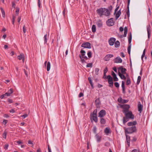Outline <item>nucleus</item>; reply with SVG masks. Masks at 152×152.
Returning <instances> with one entry per match:
<instances>
[{
    "instance_id": "obj_1",
    "label": "nucleus",
    "mask_w": 152,
    "mask_h": 152,
    "mask_svg": "<svg viewBox=\"0 0 152 152\" xmlns=\"http://www.w3.org/2000/svg\"><path fill=\"white\" fill-rule=\"evenodd\" d=\"M97 13L100 16L103 15L108 16L110 15V12L107 9L104 8H101L96 10Z\"/></svg>"
},
{
    "instance_id": "obj_2",
    "label": "nucleus",
    "mask_w": 152,
    "mask_h": 152,
    "mask_svg": "<svg viewBox=\"0 0 152 152\" xmlns=\"http://www.w3.org/2000/svg\"><path fill=\"white\" fill-rule=\"evenodd\" d=\"M81 54L79 55V57L81 59V61L82 63H86L85 59L87 60L88 59L87 56H85L86 52L85 50H81L80 51Z\"/></svg>"
},
{
    "instance_id": "obj_3",
    "label": "nucleus",
    "mask_w": 152,
    "mask_h": 152,
    "mask_svg": "<svg viewBox=\"0 0 152 152\" xmlns=\"http://www.w3.org/2000/svg\"><path fill=\"white\" fill-rule=\"evenodd\" d=\"M137 128L135 126H132L125 129V132L127 134H131L136 132Z\"/></svg>"
},
{
    "instance_id": "obj_4",
    "label": "nucleus",
    "mask_w": 152,
    "mask_h": 152,
    "mask_svg": "<svg viewBox=\"0 0 152 152\" xmlns=\"http://www.w3.org/2000/svg\"><path fill=\"white\" fill-rule=\"evenodd\" d=\"M125 114L126 117L128 118L129 119H133L134 118V116L132 114V112L131 111H128L126 113L124 112Z\"/></svg>"
},
{
    "instance_id": "obj_5",
    "label": "nucleus",
    "mask_w": 152,
    "mask_h": 152,
    "mask_svg": "<svg viewBox=\"0 0 152 152\" xmlns=\"http://www.w3.org/2000/svg\"><path fill=\"white\" fill-rule=\"evenodd\" d=\"M107 78L108 79V83L109 84V86L111 88H113V78L110 75H108L107 77Z\"/></svg>"
},
{
    "instance_id": "obj_6",
    "label": "nucleus",
    "mask_w": 152,
    "mask_h": 152,
    "mask_svg": "<svg viewBox=\"0 0 152 152\" xmlns=\"http://www.w3.org/2000/svg\"><path fill=\"white\" fill-rule=\"evenodd\" d=\"M106 114V111L104 110H101L98 114V117L100 118H103Z\"/></svg>"
},
{
    "instance_id": "obj_7",
    "label": "nucleus",
    "mask_w": 152,
    "mask_h": 152,
    "mask_svg": "<svg viewBox=\"0 0 152 152\" xmlns=\"http://www.w3.org/2000/svg\"><path fill=\"white\" fill-rule=\"evenodd\" d=\"M147 30L148 33V39H149L151 37V28L150 25L149 24L147 26Z\"/></svg>"
},
{
    "instance_id": "obj_8",
    "label": "nucleus",
    "mask_w": 152,
    "mask_h": 152,
    "mask_svg": "<svg viewBox=\"0 0 152 152\" xmlns=\"http://www.w3.org/2000/svg\"><path fill=\"white\" fill-rule=\"evenodd\" d=\"M107 25L109 26H113L114 25V22L113 20V18H111L108 19L106 22Z\"/></svg>"
},
{
    "instance_id": "obj_9",
    "label": "nucleus",
    "mask_w": 152,
    "mask_h": 152,
    "mask_svg": "<svg viewBox=\"0 0 152 152\" xmlns=\"http://www.w3.org/2000/svg\"><path fill=\"white\" fill-rule=\"evenodd\" d=\"M81 46L82 47L84 48L89 49L91 48V44L88 42L83 43Z\"/></svg>"
},
{
    "instance_id": "obj_10",
    "label": "nucleus",
    "mask_w": 152,
    "mask_h": 152,
    "mask_svg": "<svg viewBox=\"0 0 152 152\" xmlns=\"http://www.w3.org/2000/svg\"><path fill=\"white\" fill-rule=\"evenodd\" d=\"M143 107V105L141 104V102H138L137 105L138 110L140 113H141Z\"/></svg>"
},
{
    "instance_id": "obj_11",
    "label": "nucleus",
    "mask_w": 152,
    "mask_h": 152,
    "mask_svg": "<svg viewBox=\"0 0 152 152\" xmlns=\"http://www.w3.org/2000/svg\"><path fill=\"white\" fill-rule=\"evenodd\" d=\"M116 40V39L114 37L110 38L108 40L109 44L110 46H112Z\"/></svg>"
},
{
    "instance_id": "obj_12",
    "label": "nucleus",
    "mask_w": 152,
    "mask_h": 152,
    "mask_svg": "<svg viewBox=\"0 0 152 152\" xmlns=\"http://www.w3.org/2000/svg\"><path fill=\"white\" fill-rule=\"evenodd\" d=\"M119 71H120L121 74H126V69L125 68H124L122 66H121L118 68Z\"/></svg>"
},
{
    "instance_id": "obj_13",
    "label": "nucleus",
    "mask_w": 152,
    "mask_h": 152,
    "mask_svg": "<svg viewBox=\"0 0 152 152\" xmlns=\"http://www.w3.org/2000/svg\"><path fill=\"white\" fill-rule=\"evenodd\" d=\"M130 108V106L129 105L126 104H124L123 106V112L126 113L127 111H129V109Z\"/></svg>"
},
{
    "instance_id": "obj_14",
    "label": "nucleus",
    "mask_w": 152,
    "mask_h": 152,
    "mask_svg": "<svg viewBox=\"0 0 152 152\" xmlns=\"http://www.w3.org/2000/svg\"><path fill=\"white\" fill-rule=\"evenodd\" d=\"M97 115H92V113L91 114V121L92 120L94 121L95 123H96L98 122V118Z\"/></svg>"
},
{
    "instance_id": "obj_15",
    "label": "nucleus",
    "mask_w": 152,
    "mask_h": 152,
    "mask_svg": "<svg viewBox=\"0 0 152 152\" xmlns=\"http://www.w3.org/2000/svg\"><path fill=\"white\" fill-rule=\"evenodd\" d=\"M124 35H121L120 36L121 38H122L123 37H125L126 36V34L128 31V28L127 27H125L124 29Z\"/></svg>"
},
{
    "instance_id": "obj_16",
    "label": "nucleus",
    "mask_w": 152,
    "mask_h": 152,
    "mask_svg": "<svg viewBox=\"0 0 152 152\" xmlns=\"http://www.w3.org/2000/svg\"><path fill=\"white\" fill-rule=\"evenodd\" d=\"M113 55L112 54H107L106 55L104 58V60L105 61H109L110 58L113 57Z\"/></svg>"
},
{
    "instance_id": "obj_17",
    "label": "nucleus",
    "mask_w": 152,
    "mask_h": 152,
    "mask_svg": "<svg viewBox=\"0 0 152 152\" xmlns=\"http://www.w3.org/2000/svg\"><path fill=\"white\" fill-rule=\"evenodd\" d=\"M114 62L115 63H121L122 60L120 57H117L114 59Z\"/></svg>"
},
{
    "instance_id": "obj_18",
    "label": "nucleus",
    "mask_w": 152,
    "mask_h": 152,
    "mask_svg": "<svg viewBox=\"0 0 152 152\" xmlns=\"http://www.w3.org/2000/svg\"><path fill=\"white\" fill-rule=\"evenodd\" d=\"M137 124V122L136 121H134L133 122H129L127 123V125L129 126H135V125Z\"/></svg>"
},
{
    "instance_id": "obj_19",
    "label": "nucleus",
    "mask_w": 152,
    "mask_h": 152,
    "mask_svg": "<svg viewBox=\"0 0 152 152\" xmlns=\"http://www.w3.org/2000/svg\"><path fill=\"white\" fill-rule=\"evenodd\" d=\"M95 103L97 107H99V106L101 104V102L100 101L99 98L95 100Z\"/></svg>"
},
{
    "instance_id": "obj_20",
    "label": "nucleus",
    "mask_w": 152,
    "mask_h": 152,
    "mask_svg": "<svg viewBox=\"0 0 152 152\" xmlns=\"http://www.w3.org/2000/svg\"><path fill=\"white\" fill-rule=\"evenodd\" d=\"M112 75L113 77V80L114 81H118V79L116 75L113 71L112 72Z\"/></svg>"
},
{
    "instance_id": "obj_21",
    "label": "nucleus",
    "mask_w": 152,
    "mask_h": 152,
    "mask_svg": "<svg viewBox=\"0 0 152 152\" xmlns=\"http://www.w3.org/2000/svg\"><path fill=\"white\" fill-rule=\"evenodd\" d=\"M18 58L20 60H22L23 62H24V56L23 54H20V55L18 56Z\"/></svg>"
},
{
    "instance_id": "obj_22",
    "label": "nucleus",
    "mask_w": 152,
    "mask_h": 152,
    "mask_svg": "<svg viewBox=\"0 0 152 152\" xmlns=\"http://www.w3.org/2000/svg\"><path fill=\"white\" fill-rule=\"evenodd\" d=\"M121 87L122 89V92L124 94L125 93V82L122 81V82Z\"/></svg>"
},
{
    "instance_id": "obj_23",
    "label": "nucleus",
    "mask_w": 152,
    "mask_h": 152,
    "mask_svg": "<svg viewBox=\"0 0 152 152\" xmlns=\"http://www.w3.org/2000/svg\"><path fill=\"white\" fill-rule=\"evenodd\" d=\"M96 141L98 142H99L101 140L102 137L100 136L98 134H96L95 135Z\"/></svg>"
},
{
    "instance_id": "obj_24",
    "label": "nucleus",
    "mask_w": 152,
    "mask_h": 152,
    "mask_svg": "<svg viewBox=\"0 0 152 152\" xmlns=\"http://www.w3.org/2000/svg\"><path fill=\"white\" fill-rule=\"evenodd\" d=\"M106 123V120L105 119L103 118H101L100 119V123L102 125H104Z\"/></svg>"
},
{
    "instance_id": "obj_25",
    "label": "nucleus",
    "mask_w": 152,
    "mask_h": 152,
    "mask_svg": "<svg viewBox=\"0 0 152 152\" xmlns=\"http://www.w3.org/2000/svg\"><path fill=\"white\" fill-rule=\"evenodd\" d=\"M118 74L121 79H126V78L124 75V74H121L119 72Z\"/></svg>"
},
{
    "instance_id": "obj_26",
    "label": "nucleus",
    "mask_w": 152,
    "mask_h": 152,
    "mask_svg": "<svg viewBox=\"0 0 152 152\" xmlns=\"http://www.w3.org/2000/svg\"><path fill=\"white\" fill-rule=\"evenodd\" d=\"M121 14V9H120L116 14L115 16V19L117 20L120 16Z\"/></svg>"
},
{
    "instance_id": "obj_27",
    "label": "nucleus",
    "mask_w": 152,
    "mask_h": 152,
    "mask_svg": "<svg viewBox=\"0 0 152 152\" xmlns=\"http://www.w3.org/2000/svg\"><path fill=\"white\" fill-rule=\"evenodd\" d=\"M126 140L128 144V146H130V137L128 135H126Z\"/></svg>"
},
{
    "instance_id": "obj_28",
    "label": "nucleus",
    "mask_w": 152,
    "mask_h": 152,
    "mask_svg": "<svg viewBox=\"0 0 152 152\" xmlns=\"http://www.w3.org/2000/svg\"><path fill=\"white\" fill-rule=\"evenodd\" d=\"M114 43L115 47L116 48H118L119 47L120 45V43L117 40L116 41H115Z\"/></svg>"
},
{
    "instance_id": "obj_29",
    "label": "nucleus",
    "mask_w": 152,
    "mask_h": 152,
    "mask_svg": "<svg viewBox=\"0 0 152 152\" xmlns=\"http://www.w3.org/2000/svg\"><path fill=\"white\" fill-rule=\"evenodd\" d=\"M0 9L3 17V18H5V14L4 11L2 7H0Z\"/></svg>"
},
{
    "instance_id": "obj_30",
    "label": "nucleus",
    "mask_w": 152,
    "mask_h": 152,
    "mask_svg": "<svg viewBox=\"0 0 152 152\" xmlns=\"http://www.w3.org/2000/svg\"><path fill=\"white\" fill-rule=\"evenodd\" d=\"M128 38L129 43V44H130L131 42L132 39V35L131 32L130 33V35H129Z\"/></svg>"
},
{
    "instance_id": "obj_31",
    "label": "nucleus",
    "mask_w": 152,
    "mask_h": 152,
    "mask_svg": "<svg viewBox=\"0 0 152 152\" xmlns=\"http://www.w3.org/2000/svg\"><path fill=\"white\" fill-rule=\"evenodd\" d=\"M50 62H48L47 63V71H48L50 70Z\"/></svg>"
},
{
    "instance_id": "obj_32",
    "label": "nucleus",
    "mask_w": 152,
    "mask_h": 152,
    "mask_svg": "<svg viewBox=\"0 0 152 152\" xmlns=\"http://www.w3.org/2000/svg\"><path fill=\"white\" fill-rule=\"evenodd\" d=\"M104 132L106 134H109L110 133V129L108 127L106 128L104 130Z\"/></svg>"
},
{
    "instance_id": "obj_33",
    "label": "nucleus",
    "mask_w": 152,
    "mask_h": 152,
    "mask_svg": "<svg viewBox=\"0 0 152 152\" xmlns=\"http://www.w3.org/2000/svg\"><path fill=\"white\" fill-rule=\"evenodd\" d=\"M48 36L47 34L45 35L44 37V43L46 44L48 40Z\"/></svg>"
},
{
    "instance_id": "obj_34",
    "label": "nucleus",
    "mask_w": 152,
    "mask_h": 152,
    "mask_svg": "<svg viewBox=\"0 0 152 152\" xmlns=\"http://www.w3.org/2000/svg\"><path fill=\"white\" fill-rule=\"evenodd\" d=\"M129 120V118L126 117H124L123 119V123L125 124V123L127 122Z\"/></svg>"
},
{
    "instance_id": "obj_35",
    "label": "nucleus",
    "mask_w": 152,
    "mask_h": 152,
    "mask_svg": "<svg viewBox=\"0 0 152 152\" xmlns=\"http://www.w3.org/2000/svg\"><path fill=\"white\" fill-rule=\"evenodd\" d=\"M88 80L89 82V83L90 84L92 88H94L93 84V83L92 82L91 78L90 77H89L88 78Z\"/></svg>"
},
{
    "instance_id": "obj_36",
    "label": "nucleus",
    "mask_w": 152,
    "mask_h": 152,
    "mask_svg": "<svg viewBox=\"0 0 152 152\" xmlns=\"http://www.w3.org/2000/svg\"><path fill=\"white\" fill-rule=\"evenodd\" d=\"M92 31L93 33H94L96 31V26L95 25H93L92 27Z\"/></svg>"
},
{
    "instance_id": "obj_37",
    "label": "nucleus",
    "mask_w": 152,
    "mask_h": 152,
    "mask_svg": "<svg viewBox=\"0 0 152 152\" xmlns=\"http://www.w3.org/2000/svg\"><path fill=\"white\" fill-rule=\"evenodd\" d=\"M131 83L130 78L129 77H128L127 78V80L126 81V84L127 85H129Z\"/></svg>"
},
{
    "instance_id": "obj_38",
    "label": "nucleus",
    "mask_w": 152,
    "mask_h": 152,
    "mask_svg": "<svg viewBox=\"0 0 152 152\" xmlns=\"http://www.w3.org/2000/svg\"><path fill=\"white\" fill-rule=\"evenodd\" d=\"M141 77L140 76H138L137 78V85L139 84L140 83L141 80Z\"/></svg>"
},
{
    "instance_id": "obj_39",
    "label": "nucleus",
    "mask_w": 152,
    "mask_h": 152,
    "mask_svg": "<svg viewBox=\"0 0 152 152\" xmlns=\"http://www.w3.org/2000/svg\"><path fill=\"white\" fill-rule=\"evenodd\" d=\"M87 55L88 58H91L92 57V53L91 51H89L87 53Z\"/></svg>"
},
{
    "instance_id": "obj_40",
    "label": "nucleus",
    "mask_w": 152,
    "mask_h": 152,
    "mask_svg": "<svg viewBox=\"0 0 152 152\" xmlns=\"http://www.w3.org/2000/svg\"><path fill=\"white\" fill-rule=\"evenodd\" d=\"M97 25L98 27H101L102 26V23L101 22H98L97 23Z\"/></svg>"
},
{
    "instance_id": "obj_41",
    "label": "nucleus",
    "mask_w": 152,
    "mask_h": 152,
    "mask_svg": "<svg viewBox=\"0 0 152 152\" xmlns=\"http://www.w3.org/2000/svg\"><path fill=\"white\" fill-rule=\"evenodd\" d=\"M7 134V132L6 131H4V133L3 134V138H4L5 139H6Z\"/></svg>"
},
{
    "instance_id": "obj_42",
    "label": "nucleus",
    "mask_w": 152,
    "mask_h": 152,
    "mask_svg": "<svg viewBox=\"0 0 152 152\" xmlns=\"http://www.w3.org/2000/svg\"><path fill=\"white\" fill-rule=\"evenodd\" d=\"M145 49L143 51V53H142V54L141 56L142 60V61H143V58L145 56Z\"/></svg>"
},
{
    "instance_id": "obj_43",
    "label": "nucleus",
    "mask_w": 152,
    "mask_h": 152,
    "mask_svg": "<svg viewBox=\"0 0 152 152\" xmlns=\"http://www.w3.org/2000/svg\"><path fill=\"white\" fill-rule=\"evenodd\" d=\"M131 45H130L128 47L127 50L128 53L130 54V53Z\"/></svg>"
},
{
    "instance_id": "obj_44",
    "label": "nucleus",
    "mask_w": 152,
    "mask_h": 152,
    "mask_svg": "<svg viewBox=\"0 0 152 152\" xmlns=\"http://www.w3.org/2000/svg\"><path fill=\"white\" fill-rule=\"evenodd\" d=\"M92 63H89L87 64L86 65L87 67H92Z\"/></svg>"
},
{
    "instance_id": "obj_45",
    "label": "nucleus",
    "mask_w": 152,
    "mask_h": 152,
    "mask_svg": "<svg viewBox=\"0 0 152 152\" xmlns=\"http://www.w3.org/2000/svg\"><path fill=\"white\" fill-rule=\"evenodd\" d=\"M127 15L128 16V17H129V7L128 6H127Z\"/></svg>"
},
{
    "instance_id": "obj_46",
    "label": "nucleus",
    "mask_w": 152,
    "mask_h": 152,
    "mask_svg": "<svg viewBox=\"0 0 152 152\" xmlns=\"http://www.w3.org/2000/svg\"><path fill=\"white\" fill-rule=\"evenodd\" d=\"M99 69L98 68H96L95 69V74L96 75H98L99 73Z\"/></svg>"
},
{
    "instance_id": "obj_47",
    "label": "nucleus",
    "mask_w": 152,
    "mask_h": 152,
    "mask_svg": "<svg viewBox=\"0 0 152 152\" xmlns=\"http://www.w3.org/2000/svg\"><path fill=\"white\" fill-rule=\"evenodd\" d=\"M92 115H97V110L96 109H95L94 110L92 114Z\"/></svg>"
},
{
    "instance_id": "obj_48",
    "label": "nucleus",
    "mask_w": 152,
    "mask_h": 152,
    "mask_svg": "<svg viewBox=\"0 0 152 152\" xmlns=\"http://www.w3.org/2000/svg\"><path fill=\"white\" fill-rule=\"evenodd\" d=\"M114 85L116 88H118L119 87V85L118 83L117 82H115L114 83Z\"/></svg>"
},
{
    "instance_id": "obj_49",
    "label": "nucleus",
    "mask_w": 152,
    "mask_h": 152,
    "mask_svg": "<svg viewBox=\"0 0 152 152\" xmlns=\"http://www.w3.org/2000/svg\"><path fill=\"white\" fill-rule=\"evenodd\" d=\"M15 16H14V15H12V23L13 24H14V23L15 20Z\"/></svg>"
},
{
    "instance_id": "obj_50",
    "label": "nucleus",
    "mask_w": 152,
    "mask_h": 152,
    "mask_svg": "<svg viewBox=\"0 0 152 152\" xmlns=\"http://www.w3.org/2000/svg\"><path fill=\"white\" fill-rule=\"evenodd\" d=\"M96 130H97V129H96V126H94V127L93 129V131L94 133H95V134L96 133Z\"/></svg>"
},
{
    "instance_id": "obj_51",
    "label": "nucleus",
    "mask_w": 152,
    "mask_h": 152,
    "mask_svg": "<svg viewBox=\"0 0 152 152\" xmlns=\"http://www.w3.org/2000/svg\"><path fill=\"white\" fill-rule=\"evenodd\" d=\"M13 91L12 89L11 88L8 91V92L9 93V94H12L13 93Z\"/></svg>"
},
{
    "instance_id": "obj_52",
    "label": "nucleus",
    "mask_w": 152,
    "mask_h": 152,
    "mask_svg": "<svg viewBox=\"0 0 152 152\" xmlns=\"http://www.w3.org/2000/svg\"><path fill=\"white\" fill-rule=\"evenodd\" d=\"M128 100L125 99H123L122 102H121V103H126L128 102Z\"/></svg>"
},
{
    "instance_id": "obj_53",
    "label": "nucleus",
    "mask_w": 152,
    "mask_h": 152,
    "mask_svg": "<svg viewBox=\"0 0 152 152\" xmlns=\"http://www.w3.org/2000/svg\"><path fill=\"white\" fill-rule=\"evenodd\" d=\"M28 116V115L27 114H25L23 115H22L21 116L23 118H25L27 117Z\"/></svg>"
},
{
    "instance_id": "obj_54",
    "label": "nucleus",
    "mask_w": 152,
    "mask_h": 152,
    "mask_svg": "<svg viewBox=\"0 0 152 152\" xmlns=\"http://www.w3.org/2000/svg\"><path fill=\"white\" fill-rule=\"evenodd\" d=\"M23 32L24 33H25L26 32V29L25 28V25H24L23 27Z\"/></svg>"
},
{
    "instance_id": "obj_55",
    "label": "nucleus",
    "mask_w": 152,
    "mask_h": 152,
    "mask_svg": "<svg viewBox=\"0 0 152 152\" xmlns=\"http://www.w3.org/2000/svg\"><path fill=\"white\" fill-rule=\"evenodd\" d=\"M19 11V8H17L16 11H15L16 14L17 15H18Z\"/></svg>"
},
{
    "instance_id": "obj_56",
    "label": "nucleus",
    "mask_w": 152,
    "mask_h": 152,
    "mask_svg": "<svg viewBox=\"0 0 152 152\" xmlns=\"http://www.w3.org/2000/svg\"><path fill=\"white\" fill-rule=\"evenodd\" d=\"M107 71H108L107 68V67H106L105 68V69L104 70V73H106L107 72Z\"/></svg>"
},
{
    "instance_id": "obj_57",
    "label": "nucleus",
    "mask_w": 152,
    "mask_h": 152,
    "mask_svg": "<svg viewBox=\"0 0 152 152\" xmlns=\"http://www.w3.org/2000/svg\"><path fill=\"white\" fill-rule=\"evenodd\" d=\"M140 151L137 149H134L132 150L131 152H139Z\"/></svg>"
},
{
    "instance_id": "obj_58",
    "label": "nucleus",
    "mask_w": 152,
    "mask_h": 152,
    "mask_svg": "<svg viewBox=\"0 0 152 152\" xmlns=\"http://www.w3.org/2000/svg\"><path fill=\"white\" fill-rule=\"evenodd\" d=\"M9 146V145L8 144H6L5 145L4 148L6 150H7L8 149Z\"/></svg>"
},
{
    "instance_id": "obj_59",
    "label": "nucleus",
    "mask_w": 152,
    "mask_h": 152,
    "mask_svg": "<svg viewBox=\"0 0 152 152\" xmlns=\"http://www.w3.org/2000/svg\"><path fill=\"white\" fill-rule=\"evenodd\" d=\"M83 96V94L82 92H80V94L79 95V97H80Z\"/></svg>"
},
{
    "instance_id": "obj_60",
    "label": "nucleus",
    "mask_w": 152,
    "mask_h": 152,
    "mask_svg": "<svg viewBox=\"0 0 152 152\" xmlns=\"http://www.w3.org/2000/svg\"><path fill=\"white\" fill-rule=\"evenodd\" d=\"M7 121L6 120H4L3 121V123L5 125L7 123Z\"/></svg>"
},
{
    "instance_id": "obj_61",
    "label": "nucleus",
    "mask_w": 152,
    "mask_h": 152,
    "mask_svg": "<svg viewBox=\"0 0 152 152\" xmlns=\"http://www.w3.org/2000/svg\"><path fill=\"white\" fill-rule=\"evenodd\" d=\"M28 144H32V146L33 147V143H32V142L30 140H29L28 142Z\"/></svg>"
},
{
    "instance_id": "obj_62",
    "label": "nucleus",
    "mask_w": 152,
    "mask_h": 152,
    "mask_svg": "<svg viewBox=\"0 0 152 152\" xmlns=\"http://www.w3.org/2000/svg\"><path fill=\"white\" fill-rule=\"evenodd\" d=\"M119 7L118 6V7H117L115 8V12H114V14H115L116 13V12L118 11Z\"/></svg>"
},
{
    "instance_id": "obj_63",
    "label": "nucleus",
    "mask_w": 152,
    "mask_h": 152,
    "mask_svg": "<svg viewBox=\"0 0 152 152\" xmlns=\"http://www.w3.org/2000/svg\"><path fill=\"white\" fill-rule=\"evenodd\" d=\"M118 101L119 102L121 103V102H122L123 99L121 98H119L118 99Z\"/></svg>"
},
{
    "instance_id": "obj_64",
    "label": "nucleus",
    "mask_w": 152,
    "mask_h": 152,
    "mask_svg": "<svg viewBox=\"0 0 152 152\" xmlns=\"http://www.w3.org/2000/svg\"><path fill=\"white\" fill-rule=\"evenodd\" d=\"M12 7H13L15 8V2L13 1L12 2Z\"/></svg>"
}]
</instances>
